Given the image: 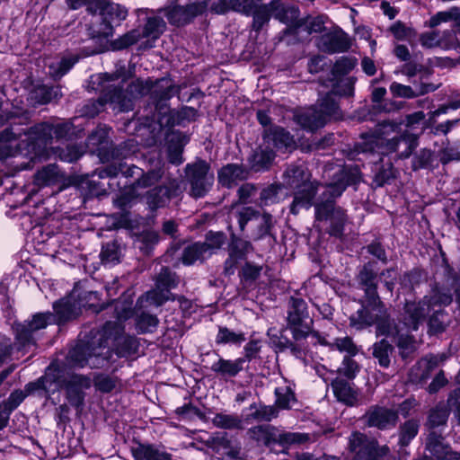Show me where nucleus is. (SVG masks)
Masks as SVG:
<instances>
[{"label":"nucleus","instance_id":"obj_1","mask_svg":"<svg viewBox=\"0 0 460 460\" xmlns=\"http://www.w3.org/2000/svg\"><path fill=\"white\" fill-rule=\"evenodd\" d=\"M451 302L452 295L449 290L436 288L426 301L418 304L407 303L405 305V322L402 325L398 326L389 323L386 330L390 331V333L385 335L396 339L401 356L406 358L416 349V342L408 332L417 330L419 323L431 311L433 314L429 323V331L432 333L443 332L447 323V317L441 307L448 305Z\"/></svg>","mask_w":460,"mask_h":460},{"label":"nucleus","instance_id":"obj_2","mask_svg":"<svg viewBox=\"0 0 460 460\" xmlns=\"http://www.w3.org/2000/svg\"><path fill=\"white\" fill-rule=\"evenodd\" d=\"M359 280L364 287L367 297L366 305L350 317V324L357 329H362L374 323L377 324V334H389L386 330L390 323L387 313L376 294V270L373 263L364 266L359 273Z\"/></svg>","mask_w":460,"mask_h":460},{"label":"nucleus","instance_id":"obj_3","mask_svg":"<svg viewBox=\"0 0 460 460\" xmlns=\"http://www.w3.org/2000/svg\"><path fill=\"white\" fill-rule=\"evenodd\" d=\"M122 331L123 328L120 323H107L102 330L98 349H109L111 343L119 342L120 340L124 339L122 337ZM89 350V347L78 345L69 352V358L78 367H84L86 364H89L91 367L102 366L103 361L108 358V356H102L108 354L109 349H107L106 353H103L97 351V349L93 348L92 353H89L88 358H85L84 355Z\"/></svg>","mask_w":460,"mask_h":460},{"label":"nucleus","instance_id":"obj_4","mask_svg":"<svg viewBox=\"0 0 460 460\" xmlns=\"http://www.w3.org/2000/svg\"><path fill=\"white\" fill-rule=\"evenodd\" d=\"M318 105L319 109L312 107L296 114L297 123L301 127L315 130L323 127L329 119L338 118L339 108L332 94H328Z\"/></svg>","mask_w":460,"mask_h":460},{"label":"nucleus","instance_id":"obj_5","mask_svg":"<svg viewBox=\"0 0 460 460\" xmlns=\"http://www.w3.org/2000/svg\"><path fill=\"white\" fill-rule=\"evenodd\" d=\"M40 382L42 388L48 393H54L65 385L69 402L75 406L82 404L83 390L89 388L91 385L90 380L82 376H72L70 380L64 384L57 380L56 375L50 373H47Z\"/></svg>","mask_w":460,"mask_h":460},{"label":"nucleus","instance_id":"obj_6","mask_svg":"<svg viewBox=\"0 0 460 460\" xmlns=\"http://www.w3.org/2000/svg\"><path fill=\"white\" fill-rule=\"evenodd\" d=\"M165 29V22L160 17L148 18L145 28L142 31L133 30L124 35L117 46L118 49L127 48L141 41L140 49H150L154 47L155 41Z\"/></svg>","mask_w":460,"mask_h":460},{"label":"nucleus","instance_id":"obj_7","mask_svg":"<svg viewBox=\"0 0 460 460\" xmlns=\"http://www.w3.org/2000/svg\"><path fill=\"white\" fill-rule=\"evenodd\" d=\"M93 296L96 297V293L87 292L81 296V293L75 287L67 297L54 304L55 314L52 315L54 322L61 324L76 318L81 314L82 308L86 306V300H91Z\"/></svg>","mask_w":460,"mask_h":460},{"label":"nucleus","instance_id":"obj_8","mask_svg":"<svg viewBox=\"0 0 460 460\" xmlns=\"http://www.w3.org/2000/svg\"><path fill=\"white\" fill-rule=\"evenodd\" d=\"M284 175L287 178L288 185L290 187L299 186L300 188V190L296 192L291 206V212L296 214L300 208H310L312 199L318 189L312 182L305 181L303 169L298 166H292L285 172Z\"/></svg>","mask_w":460,"mask_h":460},{"label":"nucleus","instance_id":"obj_9","mask_svg":"<svg viewBox=\"0 0 460 460\" xmlns=\"http://www.w3.org/2000/svg\"><path fill=\"white\" fill-rule=\"evenodd\" d=\"M288 322V328L296 341H300L307 336H311L313 339V333H314L311 331L313 321L308 316L306 304L303 299L292 298Z\"/></svg>","mask_w":460,"mask_h":460},{"label":"nucleus","instance_id":"obj_10","mask_svg":"<svg viewBox=\"0 0 460 460\" xmlns=\"http://www.w3.org/2000/svg\"><path fill=\"white\" fill-rule=\"evenodd\" d=\"M175 286V276L168 269H163L155 282V288L138 299L140 307L159 306L171 299L170 288Z\"/></svg>","mask_w":460,"mask_h":460},{"label":"nucleus","instance_id":"obj_11","mask_svg":"<svg viewBox=\"0 0 460 460\" xmlns=\"http://www.w3.org/2000/svg\"><path fill=\"white\" fill-rule=\"evenodd\" d=\"M349 447L355 453L356 460H383L389 452L386 446L378 447L375 440H369L358 432L350 436Z\"/></svg>","mask_w":460,"mask_h":460},{"label":"nucleus","instance_id":"obj_12","mask_svg":"<svg viewBox=\"0 0 460 460\" xmlns=\"http://www.w3.org/2000/svg\"><path fill=\"white\" fill-rule=\"evenodd\" d=\"M417 137L415 136H403L400 138L393 137L391 139L385 140L383 138L371 139L361 146V152H368V151H376L380 154H388L390 152H394L398 150V146L401 143H404L406 146L405 150L402 152V155L407 157L411 155L412 149L416 146Z\"/></svg>","mask_w":460,"mask_h":460},{"label":"nucleus","instance_id":"obj_13","mask_svg":"<svg viewBox=\"0 0 460 460\" xmlns=\"http://www.w3.org/2000/svg\"><path fill=\"white\" fill-rule=\"evenodd\" d=\"M187 174L190 179L191 193L194 197H202L213 183L214 176L209 173V165L199 161L187 166Z\"/></svg>","mask_w":460,"mask_h":460},{"label":"nucleus","instance_id":"obj_14","mask_svg":"<svg viewBox=\"0 0 460 460\" xmlns=\"http://www.w3.org/2000/svg\"><path fill=\"white\" fill-rule=\"evenodd\" d=\"M52 320L50 314H37L32 320L25 323H16L13 328L16 340L22 348L33 344L32 333L43 329Z\"/></svg>","mask_w":460,"mask_h":460},{"label":"nucleus","instance_id":"obj_15","mask_svg":"<svg viewBox=\"0 0 460 460\" xmlns=\"http://www.w3.org/2000/svg\"><path fill=\"white\" fill-rule=\"evenodd\" d=\"M149 90H153L159 93L162 99L170 98L177 92L176 87L172 84L171 79L168 78H163L157 81L155 85L150 82H144L137 79L129 85V92L131 95H133L135 92H137L138 94H144Z\"/></svg>","mask_w":460,"mask_h":460},{"label":"nucleus","instance_id":"obj_16","mask_svg":"<svg viewBox=\"0 0 460 460\" xmlns=\"http://www.w3.org/2000/svg\"><path fill=\"white\" fill-rule=\"evenodd\" d=\"M345 188L346 184L343 182L332 183L324 188L323 194L326 200L315 205V216L318 220H325L332 217L334 210L332 199L341 196Z\"/></svg>","mask_w":460,"mask_h":460},{"label":"nucleus","instance_id":"obj_17","mask_svg":"<svg viewBox=\"0 0 460 460\" xmlns=\"http://www.w3.org/2000/svg\"><path fill=\"white\" fill-rule=\"evenodd\" d=\"M88 9L93 13L99 11L103 20L109 23H119L128 15V11L123 6L114 3H106L104 0H97L96 6L93 8L90 5Z\"/></svg>","mask_w":460,"mask_h":460},{"label":"nucleus","instance_id":"obj_18","mask_svg":"<svg viewBox=\"0 0 460 460\" xmlns=\"http://www.w3.org/2000/svg\"><path fill=\"white\" fill-rule=\"evenodd\" d=\"M367 418L369 426L383 429L395 425L397 414L392 410L376 407L368 411Z\"/></svg>","mask_w":460,"mask_h":460},{"label":"nucleus","instance_id":"obj_19","mask_svg":"<svg viewBox=\"0 0 460 460\" xmlns=\"http://www.w3.org/2000/svg\"><path fill=\"white\" fill-rule=\"evenodd\" d=\"M200 12L201 8L198 4H193L187 6L175 5L166 10L165 16L171 23L180 26L188 22Z\"/></svg>","mask_w":460,"mask_h":460},{"label":"nucleus","instance_id":"obj_20","mask_svg":"<svg viewBox=\"0 0 460 460\" xmlns=\"http://www.w3.org/2000/svg\"><path fill=\"white\" fill-rule=\"evenodd\" d=\"M317 47L328 53L343 52L349 49V41L343 34L326 33L318 40Z\"/></svg>","mask_w":460,"mask_h":460},{"label":"nucleus","instance_id":"obj_21","mask_svg":"<svg viewBox=\"0 0 460 460\" xmlns=\"http://www.w3.org/2000/svg\"><path fill=\"white\" fill-rule=\"evenodd\" d=\"M107 87H112V90H109L104 97L101 98L100 102L102 105L103 103L110 102L111 105H112L113 110H118L119 111H124L131 109V99L122 92L120 87H118L115 84L108 85Z\"/></svg>","mask_w":460,"mask_h":460},{"label":"nucleus","instance_id":"obj_22","mask_svg":"<svg viewBox=\"0 0 460 460\" xmlns=\"http://www.w3.org/2000/svg\"><path fill=\"white\" fill-rule=\"evenodd\" d=\"M332 387L333 394L338 401L350 406L358 403L359 400L358 392L350 385L349 382H346L341 378H336L332 382Z\"/></svg>","mask_w":460,"mask_h":460},{"label":"nucleus","instance_id":"obj_23","mask_svg":"<svg viewBox=\"0 0 460 460\" xmlns=\"http://www.w3.org/2000/svg\"><path fill=\"white\" fill-rule=\"evenodd\" d=\"M427 449L440 460H460V455L449 451L443 444L442 438L435 432H430L428 437Z\"/></svg>","mask_w":460,"mask_h":460},{"label":"nucleus","instance_id":"obj_24","mask_svg":"<svg viewBox=\"0 0 460 460\" xmlns=\"http://www.w3.org/2000/svg\"><path fill=\"white\" fill-rule=\"evenodd\" d=\"M176 190L175 184L172 183L170 187H159L149 190L144 198L148 207L155 209L164 206Z\"/></svg>","mask_w":460,"mask_h":460},{"label":"nucleus","instance_id":"obj_25","mask_svg":"<svg viewBox=\"0 0 460 460\" xmlns=\"http://www.w3.org/2000/svg\"><path fill=\"white\" fill-rule=\"evenodd\" d=\"M264 142L269 146L279 150L290 147L294 144L292 136L281 128H275L265 133Z\"/></svg>","mask_w":460,"mask_h":460},{"label":"nucleus","instance_id":"obj_26","mask_svg":"<svg viewBox=\"0 0 460 460\" xmlns=\"http://www.w3.org/2000/svg\"><path fill=\"white\" fill-rule=\"evenodd\" d=\"M313 340L314 342H318L322 345H328L332 349H337L340 352H345L350 356H354L358 352L356 345L349 337L336 339L332 343H331L328 342L325 338L321 337L318 333H313Z\"/></svg>","mask_w":460,"mask_h":460},{"label":"nucleus","instance_id":"obj_27","mask_svg":"<svg viewBox=\"0 0 460 460\" xmlns=\"http://www.w3.org/2000/svg\"><path fill=\"white\" fill-rule=\"evenodd\" d=\"M132 453L135 460H171L168 453L148 445H139Z\"/></svg>","mask_w":460,"mask_h":460},{"label":"nucleus","instance_id":"obj_28","mask_svg":"<svg viewBox=\"0 0 460 460\" xmlns=\"http://www.w3.org/2000/svg\"><path fill=\"white\" fill-rule=\"evenodd\" d=\"M245 359L243 358L234 360L220 358L212 365V370L223 376H234L242 369Z\"/></svg>","mask_w":460,"mask_h":460},{"label":"nucleus","instance_id":"obj_29","mask_svg":"<svg viewBox=\"0 0 460 460\" xmlns=\"http://www.w3.org/2000/svg\"><path fill=\"white\" fill-rule=\"evenodd\" d=\"M251 434L258 442L270 446L271 444H276L278 429L270 425H262L252 429Z\"/></svg>","mask_w":460,"mask_h":460},{"label":"nucleus","instance_id":"obj_30","mask_svg":"<svg viewBox=\"0 0 460 460\" xmlns=\"http://www.w3.org/2000/svg\"><path fill=\"white\" fill-rule=\"evenodd\" d=\"M309 435L300 432H286L278 429L277 444L282 447H289L292 445H300L309 441Z\"/></svg>","mask_w":460,"mask_h":460},{"label":"nucleus","instance_id":"obj_31","mask_svg":"<svg viewBox=\"0 0 460 460\" xmlns=\"http://www.w3.org/2000/svg\"><path fill=\"white\" fill-rule=\"evenodd\" d=\"M208 256L206 252V244L201 243L188 246L182 255V262L185 265H191L199 260H203Z\"/></svg>","mask_w":460,"mask_h":460},{"label":"nucleus","instance_id":"obj_32","mask_svg":"<svg viewBox=\"0 0 460 460\" xmlns=\"http://www.w3.org/2000/svg\"><path fill=\"white\" fill-rule=\"evenodd\" d=\"M275 417H277V411L273 407L256 404L251 405L249 413L246 414L247 420H270Z\"/></svg>","mask_w":460,"mask_h":460},{"label":"nucleus","instance_id":"obj_33","mask_svg":"<svg viewBox=\"0 0 460 460\" xmlns=\"http://www.w3.org/2000/svg\"><path fill=\"white\" fill-rule=\"evenodd\" d=\"M275 157L274 152L268 145L260 150L256 151L252 155V166L256 170L267 168Z\"/></svg>","mask_w":460,"mask_h":460},{"label":"nucleus","instance_id":"obj_34","mask_svg":"<svg viewBox=\"0 0 460 460\" xmlns=\"http://www.w3.org/2000/svg\"><path fill=\"white\" fill-rule=\"evenodd\" d=\"M0 142L4 148V150L0 152L1 158L13 155L16 152L21 150V146L17 143L15 136L7 130L0 136Z\"/></svg>","mask_w":460,"mask_h":460},{"label":"nucleus","instance_id":"obj_35","mask_svg":"<svg viewBox=\"0 0 460 460\" xmlns=\"http://www.w3.org/2000/svg\"><path fill=\"white\" fill-rule=\"evenodd\" d=\"M77 60L78 59L75 57H69L64 58L57 62H53L49 66V74L55 78H59L66 74Z\"/></svg>","mask_w":460,"mask_h":460},{"label":"nucleus","instance_id":"obj_36","mask_svg":"<svg viewBox=\"0 0 460 460\" xmlns=\"http://www.w3.org/2000/svg\"><path fill=\"white\" fill-rule=\"evenodd\" d=\"M245 341L244 334L235 332L226 327H221L216 338V341L221 344H234L240 346Z\"/></svg>","mask_w":460,"mask_h":460},{"label":"nucleus","instance_id":"obj_37","mask_svg":"<svg viewBox=\"0 0 460 460\" xmlns=\"http://www.w3.org/2000/svg\"><path fill=\"white\" fill-rule=\"evenodd\" d=\"M242 169L236 164H227L218 172V180L222 185L230 187L231 184L241 177Z\"/></svg>","mask_w":460,"mask_h":460},{"label":"nucleus","instance_id":"obj_38","mask_svg":"<svg viewBox=\"0 0 460 460\" xmlns=\"http://www.w3.org/2000/svg\"><path fill=\"white\" fill-rule=\"evenodd\" d=\"M51 131L52 128L49 124H40L30 130L28 136L26 135V139H30L33 143L46 145L51 137Z\"/></svg>","mask_w":460,"mask_h":460},{"label":"nucleus","instance_id":"obj_39","mask_svg":"<svg viewBox=\"0 0 460 460\" xmlns=\"http://www.w3.org/2000/svg\"><path fill=\"white\" fill-rule=\"evenodd\" d=\"M276 403L281 409H290L296 402V397L291 388L288 386L278 387L275 391Z\"/></svg>","mask_w":460,"mask_h":460},{"label":"nucleus","instance_id":"obj_40","mask_svg":"<svg viewBox=\"0 0 460 460\" xmlns=\"http://www.w3.org/2000/svg\"><path fill=\"white\" fill-rule=\"evenodd\" d=\"M420 42L421 45L426 48L439 47L444 49H450L449 41L442 40V37H440V31H434L423 33L420 36Z\"/></svg>","mask_w":460,"mask_h":460},{"label":"nucleus","instance_id":"obj_41","mask_svg":"<svg viewBox=\"0 0 460 460\" xmlns=\"http://www.w3.org/2000/svg\"><path fill=\"white\" fill-rule=\"evenodd\" d=\"M392 351L393 347L385 340H382L374 345L373 354L378 359L379 364L386 367L390 364Z\"/></svg>","mask_w":460,"mask_h":460},{"label":"nucleus","instance_id":"obj_42","mask_svg":"<svg viewBox=\"0 0 460 460\" xmlns=\"http://www.w3.org/2000/svg\"><path fill=\"white\" fill-rule=\"evenodd\" d=\"M448 417V411L446 406L441 405L438 406L435 409L431 410L429 415L428 425L429 428L433 429L436 427H439L441 425H445Z\"/></svg>","mask_w":460,"mask_h":460},{"label":"nucleus","instance_id":"obj_43","mask_svg":"<svg viewBox=\"0 0 460 460\" xmlns=\"http://www.w3.org/2000/svg\"><path fill=\"white\" fill-rule=\"evenodd\" d=\"M212 421L217 427L223 429L239 428L241 426V420L237 417L224 413L216 414Z\"/></svg>","mask_w":460,"mask_h":460},{"label":"nucleus","instance_id":"obj_44","mask_svg":"<svg viewBox=\"0 0 460 460\" xmlns=\"http://www.w3.org/2000/svg\"><path fill=\"white\" fill-rule=\"evenodd\" d=\"M419 424L415 420H409L404 423L401 429L400 444L404 447L417 435Z\"/></svg>","mask_w":460,"mask_h":460},{"label":"nucleus","instance_id":"obj_45","mask_svg":"<svg viewBox=\"0 0 460 460\" xmlns=\"http://www.w3.org/2000/svg\"><path fill=\"white\" fill-rule=\"evenodd\" d=\"M226 242V236L222 233H210L202 244H206V252L210 255L214 250L219 249Z\"/></svg>","mask_w":460,"mask_h":460},{"label":"nucleus","instance_id":"obj_46","mask_svg":"<svg viewBox=\"0 0 460 460\" xmlns=\"http://www.w3.org/2000/svg\"><path fill=\"white\" fill-rule=\"evenodd\" d=\"M157 318L148 314H142L137 320V326L142 332H153L157 326Z\"/></svg>","mask_w":460,"mask_h":460},{"label":"nucleus","instance_id":"obj_47","mask_svg":"<svg viewBox=\"0 0 460 460\" xmlns=\"http://www.w3.org/2000/svg\"><path fill=\"white\" fill-rule=\"evenodd\" d=\"M239 6H241L240 0H217L213 4L212 10L218 14H223L229 11L238 12Z\"/></svg>","mask_w":460,"mask_h":460},{"label":"nucleus","instance_id":"obj_48","mask_svg":"<svg viewBox=\"0 0 460 460\" xmlns=\"http://www.w3.org/2000/svg\"><path fill=\"white\" fill-rule=\"evenodd\" d=\"M251 249V244L243 240H237L233 243V247L231 249L230 252V260L237 261L238 259H241L243 255H244L246 252H248Z\"/></svg>","mask_w":460,"mask_h":460},{"label":"nucleus","instance_id":"obj_49","mask_svg":"<svg viewBox=\"0 0 460 460\" xmlns=\"http://www.w3.org/2000/svg\"><path fill=\"white\" fill-rule=\"evenodd\" d=\"M358 371V366L355 360L350 358H345L343 359L341 367L339 368V373L345 376L349 379H352L356 376Z\"/></svg>","mask_w":460,"mask_h":460},{"label":"nucleus","instance_id":"obj_50","mask_svg":"<svg viewBox=\"0 0 460 460\" xmlns=\"http://www.w3.org/2000/svg\"><path fill=\"white\" fill-rule=\"evenodd\" d=\"M102 261L103 263H115L119 261L117 246L115 243H107L102 250Z\"/></svg>","mask_w":460,"mask_h":460},{"label":"nucleus","instance_id":"obj_51","mask_svg":"<svg viewBox=\"0 0 460 460\" xmlns=\"http://www.w3.org/2000/svg\"><path fill=\"white\" fill-rule=\"evenodd\" d=\"M253 27L261 29L270 19V7L261 5L253 14Z\"/></svg>","mask_w":460,"mask_h":460},{"label":"nucleus","instance_id":"obj_52","mask_svg":"<svg viewBox=\"0 0 460 460\" xmlns=\"http://www.w3.org/2000/svg\"><path fill=\"white\" fill-rule=\"evenodd\" d=\"M390 92L394 96L402 98H413L416 95L410 86L396 82L390 85Z\"/></svg>","mask_w":460,"mask_h":460},{"label":"nucleus","instance_id":"obj_53","mask_svg":"<svg viewBox=\"0 0 460 460\" xmlns=\"http://www.w3.org/2000/svg\"><path fill=\"white\" fill-rule=\"evenodd\" d=\"M162 177L160 171H152L145 174L141 179H139L134 187V191H137V189L142 187L150 186Z\"/></svg>","mask_w":460,"mask_h":460},{"label":"nucleus","instance_id":"obj_54","mask_svg":"<svg viewBox=\"0 0 460 460\" xmlns=\"http://www.w3.org/2000/svg\"><path fill=\"white\" fill-rule=\"evenodd\" d=\"M238 13L252 15L261 5V0H240Z\"/></svg>","mask_w":460,"mask_h":460},{"label":"nucleus","instance_id":"obj_55","mask_svg":"<svg viewBox=\"0 0 460 460\" xmlns=\"http://www.w3.org/2000/svg\"><path fill=\"white\" fill-rule=\"evenodd\" d=\"M95 386L98 390L108 393L115 388L116 381L107 376H99L95 379Z\"/></svg>","mask_w":460,"mask_h":460},{"label":"nucleus","instance_id":"obj_56","mask_svg":"<svg viewBox=\"0 0 460 460\" xmlns=\"http://www.w3.org/2000/svg\"><path fill=\"white\" fill-rule=\"evenodd\" d=\"M454 17V7L450 8L447 11L438 12L436 15L431 17L429 20V25L431 27H436L441 22H447L448 21H453Z\"/></svg>","mask_w":460,"mask_h":460},{"label":"nucleus","instance_id":"obj_57","mask_svg":"<svg viewBox=\"0 0 460 460\" xmlns=\"http://www.w3.org/2000/svg\"><path fill=\"white\" fill-rule=\"evenodd\" d=\"M261 271V267L252 264H246L243 269V275L245 279L254 280L259 277Z\"/></svg>","mask_w":460,"mask_h":460},{"label":"nucleus","instance_id":"obj_58","mask_svg":"<svg viewBox=\"0 0 460 460\" xmlns=\"http://www.w3.org/2000/svg\"><path fill=\"white\" fill-rule=\"evenodd\" d=\"M254 217V211L250 208H243L238 211V223L243 230L246 223Z\"/></svg>","mask_w":460,"mask_h":460},{"label":"nucleus","instance_id":"obj_59","mask_svg":"<svg viewBox=\"0 0 460 460\" xmlns=\"http://www.w3.org/2000/svg\"><path fill=\"white\" fill-rule=\"evenodd\" d=\"M283 15L280 16V20L285 23H296L298 18V10L296 7H288L283 9Z\"/></svg>","mask_w":460,"mask_h":460},{"label":"nucleus","instance_id":"obj_60","mask_svg":"<svg viewBox=\"0 0 460 460\" xmlns=\"http://www.w3.org/2000/svg\"><path fill=\"white\" fill-rule=\"evenodd\" d=\"M391 31L394 37L400 40L407 39L411 34V31L402 23H395L392 26Z\"/></svg>","mask_w":460,"mask_h":460},{"label":"nucleus","instance_id":"obj_61","mask_svg":"<svg viewBox=\"0 0 460 460\" xmlns=\"http://www.w3.org/2000/svg\"><path fill=\"white\" fill-rule=\"evenodd\" d=\"M425 119V114L423 111H417L412 114H410L406 117V127L407 128H415L417 125L420 124Z\"/></svg>","mask_w":460,"mask_h":460},{"label":"nucleus","instance_id":"obj_62","mask_svg":"<svg viewBox=\"0 0 460 460\" xmlns=\"http://www.w3.org/2000/svg\"><path fill=\"white\" fill-rule=\"evenodd\" d=\"M308 31L311 32H321L324 28V18L318 16L312 18L307 24Z\"/></svg>","mask_w":460,"mask_h":460},{"label":"nucleus","instance_id":"obj_63","mask_svg":"<svg viewBox=\"0 0 460 460\" xmlns=\"http://www.w3.org/2000/svg\"><path fill=\"white\" fill-rule=\"evenodd\" d=\"M131 304H132V300L130 302H128L127 305L119 307V302L117 303V305H116L117 317L119 322L126 320L132 315V311L130 308Z\"/></svg>","mask_w":460,"mask_h":460},{"label":"nucleus","instance_id":"obj_64","mask_svg":"<svg viewBox=\"0 0 460 460\" xmlns=\"http://www.w3.org/2000/svg\"><path fill=\"white\" fill-rule=\"evenodd\" d=\"M261 346L258 341H251L244 347L245 357L250 359L260 350Z\"/></svg>","mask_w":460,"mask_h":460}]
</instances>
